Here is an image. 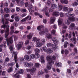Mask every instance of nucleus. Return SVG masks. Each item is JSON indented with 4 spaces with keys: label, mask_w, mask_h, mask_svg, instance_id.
I'll use <instances>...</instances> for the list:
<instances>
[{
    "label": "nucleus",
    "mask_w": 78,
    "mask_h": 78,
    "mask_svg": "<svg viewBox=\"0 0 78 78\" xmlns=\"http://www.w3.org/2000/svg\"><path fill=\"white\" fill-rule=\"evenodd\" d=\"M56 56L55 55L52 56V58H51V56H48L46 58L47 61H48V64L50 66H51L54 64V61L53 60L56 59Z\"/></svg>",
    "instance_id": "nucleus-1"
},
{
    "label": "nucleus",
    "mask_w": 78,
    "mask_h": 78,
    "mask_svg": "<svg viewBox=\"0 0 78 78\" xmlns=\"http://www.w3.org/2000/svg\"><path fill=\"white\" fill-rule=\"evenodd\" d=\"M9 34L8 33H5V38L6 39V41L8 46H9V44H12L13 43V40H12V37L7 38Z\"/></svg>",
    "instance_id": "nucleus-2"
},
{
    "label": "nucleus",
    "mask_w": 78,
    "mask_h": 78,
    "mask_svg": "<svg viewBox=\"0 0 78 78\" xmlns=\"http://www.w3.org/2000/svg\"><path fill=\"white\" fill-rule=\"evenodd\" d=\"M66 17H68V19L71 22H74L75 21V18L74 17L75 16V14H70L68 13H66Z\"/></svg>",
    "instance_id": "nucleus-3"
},
{
    "label": "nucleus",
    "mask_w": 78,
    "mask_h": 78,
    "mask_svg": "<svg viewBox=\"0 0 78 78\" xmlns=\"http://www.w3.org/2000/svg\"><path fill=\"white\" fill-rule=\"evenodd\" d=\"M27 72H30L31 75H33L34 72H36V68H32V69H27Z\"/></svg>",
    "instance_id": "nucleus-4"
},
{
    "label": "nucleus",
    "mask_w": 78,
    "mask_h": 78,
    "mask_svg": "<svg viewBox=\"0 0 78 78\" xmlns=\"http://www.w3.org/2000/svg\"><path fill=\"white\" fill-rule=\"evenodd\" d=\"M28 7L29 8L28 10L30 12V14L32 15L33 14V13L32 12H34V10L32 9L33 8V6L31 4H29L28 5Z\"/></svg>",
    "instance_id": "nucleus-5"
},
{
    "label": "nucleus",
    "mask_w": 78,
    "mask_h": 78,
    "mask_svg": "<svg viewBox=\"0 0 78 78\" xmlns=\"http://www.w3.org/2000/svg\"><path fill=\"white\" fill-rule=\"evenodd\" d=\"M45 33H48V29L46 28H45L43 30H41L39 32V34L40 35H44Z\"/></svg>",
    "instance_id": "nucleus-6"
},
{
    "label": "nucleus",
    "mask_w": 78,
    "mask_h": 78,
    "mask_svg": "<svg viewBox=\"0 0 78 78\" xmlns=\"http://www.w3.org/2000/svg\"><path fill=\"white\" fill-rule=\"evenodd\" d=\"M46 37L48 39H56L55 37H53L52 36V35L50 34H48L46 35Z\"/></svg>",
    "instance_id": "nucleus-7"
},
{
    "label": "nucleus",
    "mask_w": 78,
    "mask_h": 78,
    "mask_svg": "<svg viewBox=\"0 0 78 78\" xmlns=\"http://www.w3.org/2000/svg\"><path fill=\"white\" fill-rule=\"evenodd\" d=\"M24 66L26 67H30L31 68L33 66V64L31 63H28L27 62H26L24 63Z\"/></svg>",
    "instance_id": "nucleus-8"
},
{
    "label": "nucleus",
    "mask_w": 78,
    "mask_h": 78,
    "mask_svg": "<svg viewBox=\"0 0 78 78\" xmlns=\"http://www.w3.org/2000/svg\"><path fill=\"white\" fill-rule=\"evenodd\" d=\"M40 50L38 48H36L35 49V55H36V56H37V58H39V57L40 56V55L38 53H40Z\"/></svg>",
    "instance_id": "nucleus-9"
},
{
    "label": "nucleus",
    "mask_w": 78,
    "mask_h": 78,
    "mask_svg": "<svg viewBox=\"0 0 78 78\" xmlns=\"http://www.w3.org/2000/svg\"><path fill=\"white\" fill-rule=\"evenodd\" d=\"M9 49L11 51V53H13V55H17V53H16V51H13L14 50L13 46L11 45L10 46Z\"/></svg>",
    "instance_id": "nucleus-10"
},
{
    "label": "nucleus",
    "mask_w": 78,
    "mask_h": 78,
    "mask_svg": "<svg viewBox=\"0 0 78 78\" xmlns=\"http://www.w3.org/2000/svg\"><path fill=\"white\" fill-rule=\"evenodd\" d=\"M47 9H48V7L45 6V8L43 9L42 11L45 12V14L46 16H47V17H49L50 16V15H49V13L45 11H46V10H47Z\"/></svg>",
    "instance_id": "nucleus-11"
},
{
    "label": "nucleus",
    "mask_w": 78,
    "mask_h": 78,
    "mask_svg": "<svg viewBox=\"0 0 78 78\" xmlns=\"http://www.w3.org/2000/svg\"><path fill=\"white\" fill-rule=\"evenodd\" d=\"M52 41H53L54 44L58 45L59 44V40L57 39H52Z\"/></svg>",
    "instance_id": "nucleus-12"
},
{
    "label": "nucleus",
    "mask_w": 78,
    "mask_h": 78,
    "mask_svg": "<svg viewBox=\"0 0 78 78\" xmlns=\"http://www.w3.org/2000/svg\"><path fill=\"white\" fill-rule=\"evenodd\" d=\"M59 14H60L59 12H54L52 14V15L54 16L58 17V16H59Z\"/></svg>",
    "instance_id": "nucleus-13"
},
{
    "label": "nucleus",
    "mask_w": 78,
    "mask_h": 78,
    "mask_svg": "<svg viewBox=\"0 0 78 78\" xmlns=\"http://www.w3.org/2000/svg\"><path fill=\"white\" fill-rule=\"evenodd\" d=\"M30 58L31 59H34L36 58V59H37V56H36V55H35L34 54H31L30 56Z\"/></svg>",
    "instance_id": "nucleus-14"
},
{
    "label": "nucleus",
    "mask_w": 78,
    "mask_h": 78,
    "mask_svg": "<svg viewBox=\"0 0 78 78\" xmlns=\"http://www.w3.org/2000/svg\"><path fill=\"white\" fill-rule=\"evenodd\" d=\"M40 59H41V62L43 64L45 62V60L44 59V55H41L40 56Z\"/></svg>",
    "instance_id": "nucleus-15"
},
{
    "label": "nucleus",
    "mask_w": 78,
    "mask_h": 78,
    "mask_svg": "<svg viewBox=\"0 0 78 78\" xmlns=\"http://www.w3.org/2000/svg\"><path fill=\"white\" fill-rule=\"evenodd\" d=\"M44 28V26L43 25L39 26H37V29L38 31H41L42 29H43Z\"/></svg>",
    "instance_id": "nucleus-16"
},
{
    "label": "nucleus",
    "mask_w": 78,
    "mask_h": 78,
    "mask_svg": "<svg viewBox=\"0 0 78 78\" xmlns=\"http://www.w3.org/2000/svg\"><path fill=\"white\" fill-rule=\"evenodd\" d=\"M33 34L32 33H30L29 34V35H27V37L28 39L30 40L32 38V37H33Z\"/></svg>",
    "instance_id": "nucleus-17"
},
{
    "label": "nucleus",
    "mask_w": 78,
    "mask_h": 78,
    "mask_svg": "<svg viewBox=\"0 0 78 78\" xmlns=\"http://www.w3.org/2000/svg\"><path fill=\"white\" fill-rule=\"evenodd\" d=\"M51 8L53 9H55V8H57V5H56V4H55V3L51 4Z\"/></svg>",
    "instance_id": "nucleus-18"
},
{
    "label": "nucleus",
    "mask_w": 78,
    "mask_h": 78,
    "mask_svg": "<svg viewBox=\"0 0 78 78\" xmlns=\"http://www.w3.org/2000/svg\"><path fill=\"white\" fill-rule=\"evenodd\" d=\"M33 40L34 42H35L36 43L37 42H39V41H40V39H37L36 37H34L33 38Z\"/></svg>",
    "instance_id": "nucleus-19"
},
{
    "label": "nucleus",
    "mask_w": 78,
    "mask_h": 78,
    "mask_svg": "<svg viewBox=\"0 0 78 78\" xmlns=\"http://www.w3.org/2000/svg\"><path fill=\"white\" fill-rule=\"evenodd\" d=\"M52 47L53 50H56L58 48V46L56 44H52Z\"/></svg>",
    "instance_id": "nucleus-20"
},
{
    "label": "nucleus",
    "mask_w": 78,
    "mask_h": 78,
    "mask_svg": "<svg viewBox=\"0 0 78 78\" xmlns=\"http://www.w3.org/2000/svg\"><path fill=\"white\" fill-rule=\"evenodd\" d=\"M56 66H58V67H61L62 66V63L58 62L56 64Z\"/></svg>",
    "instance_id": "nucleus-21"
},
{
    "label": "nucleus",
    "mask_w": 78,
    "mask_h": 78,
    "mask_svg": "<svg viewBox=\"0 0 78 78\" xmlns=\"http://www.w3.org/2000/svg\"><path fill=\"white\" fill-rule=\"evenodd\" d=\"M70 29L71 30L73 29V28L75 27V23H72L70 25Z\"/></svg>",
    "instance_id": "nucleus-22"
},
{
    "label": "nucleus",
    "mask_w": 78,
    "mask_h": 78,
    "mask_svg": "<svg viewBox=\"0 0 78 78\" xmlns=\"http://www.w3.org/2000/svg\"><path fill=\"white\" fill-rule=\"evenodd\" d=\"M24 58L25 59H26V60H29V59L31 60V58H30V57H29V56L28 55H25L24 56Z\"/></svg>",
    "instance_id": "nucleus-23"
},
{
    "label": "nucleus",
    "mask_w": 78,
    "mask_h": 78,
    "mask_svg": "<svg viewBox=\"0 0 78 78\" xmlns=\"http://www.w3.org/2000/svg\"><path fill=\"white\" fill-rule=\"evenodd\" d=\"M70 21H71L68 19V20H66L65 23L66 24H67V25H70Z\"/></svg>",
    "instance_id": "nucleus-24"
},
{
    "label": "nucleus",
    "mask_w": 78,
    "mask_h": 78,
    "mask_svg": "<svg viewBox=\"0 0 78 78\" xmlns=\"http://www.w3.org/2000/svg\"><path fill=\"white\" fill-rule=\"evenodd\" d=\"M47 51H48V53H52L53 51V49L51 48H48Z\"/></svg>",
    "instance_id": "nucleus-25"
},
{
    "label": "nucleus",
    "mask_w": 78,
    "mask_h": 78,
    "mask_svg": "<svg viewBox=\"0 0 78 78\" xmlns=\"http://www.w3.org/2000/svg\"><path fill=\"white\" fill-rule=\"evenodd\" d=\"M8 65L9 66L12 67V66H14L15 65V62H12L11 63H8Z\"/></svg>",
    "instance_id": "nucleus-26"
},
{
    "label": "nucleus",
    "mask_w": 78,
    "mask_h": 78,
    "mask_svg": "<svg viewBox=\"0 0 78 78\" xmlns=\"http://www.w3.org/2000/svg\"><path fill=\"white\" fill-rule=\"evenodd\" d=\"M55 17L51 18L50 21V23H53L55 22Z\"/></svg>",
    "instance_id": "nucleus-27"
},
{
    "label": "nucleus",
    "mask_w": 78,
    "mask_h": 78,
    "mask_svg": "<svg viewBox=\"0 0 78 78\" xmlns=\"http://www.w3.org/2000/svg\"><path fill=\"white\" fill-rule=\"evenodd\" d=\"M15 20L16 22H19L20 20V18L19 16H16L15 18Z\"/></svg>",
    "instance_id": "nucleus-28"
},
{
    "label": "nucleus",
    "mask_w": 78,
    "mask_h": 78,
    "mask_svg": "<svg viewBox=\"0 0 78 78\" xmlns=\"http://www.w3.org/2000/svg\"><path fill=\"white\" fill-rule=\"evenodd\" d=\"M42 49L43 51H45V52H47V50H48V49H47V48L46 47V46H43Z\"/></svg>",
    "instance_id": "nucleus-29"
},
{
    "label": "nucleus",
    "mask_w": 78,
    "mask_h": 78,
    "mask_svg": "<svg viewBox=\"0 0 78 78\" xmlns=\"http://www.w3.org/2000/svg\"><path fill=\"white\" fill-rule=\"evenodd\" d=\"M4 11L6 13H8V12H9V9L7 8H5Z\"/></svg>",
    "instance_id": "nucleus-30"
},
{
    "label": "nucleus",
    "mask_w": 78,
    "mask_h": 78,
    "mask_svg": "<svg viewBox=\"0 0 78 78\" xmlns=\"http://www.w3.org/2000/svg\"><path fill=\"white\" fill-rule=\"evenodd\" d=\"M12 70H13V68L12 67H9L8 69V73H10V72H11L12 71Z\"/></svg>",
    "instance_id": "nucleus-31"
},
{
    "label": "nucleus",
    "mask_w": 78,
    "mask_h": 78,
    "mask_svg": "<svg viewBox=\"0 0 78 78\" xmlns=\"http://www.w3.org/2000/svg\"><path fill=\"white\" fill-rule=\"evenodd\" d=\"M5 20H6V21H5V25L8 24V23H9V21H9V19H6V18H5Z\"/></svg>",
    "instance_id": "nucleus-32"
},
{
    "label": "nucleus",
    "mask_w": 78,
    "mask_h": 78,
    "mask_svg": "<svg viewBox=\"0 0 78 78\" xmlns=\"http://www.w3.org/2000/svg\"><path fill=\"white\" fill-rule=\"evenodd\" d=\"M44 71H41H41H39L38 74L39 75H44Z\"/></svg>",
    "instance_id": "nucleus-33"
},
{
    "label": "nucleus",
    "mask_w": 78,
    "mask_h": 78,
    "mask_svg": "<svg viewBox=\"0 0 78 78\" xmlns=\"http://www.w3.org/2000/svg\"><path fill=\"white\" fill-rule=\"evenodd\" d=\"M36 43L37 47H41V46H42V43H41L39 42L37 43V42Z\"/></svg>",
    "instance_id": "nucleus-34"
},
{
    "label": "nucleus",
    "mask_w": 78,
    "mask_h": 78,
    "mask_svg": "<svg viewBox=\"0 0 78 78\" xmlns=\"http://www.w3.org/2000/svg\"><path fill=\"white\" fill-rule=\"evenodd\" d=\"M69 45V43L67 41H66L65 42V44H64V48H66L67 47V45Z\"/></svg>",
    "instance_id": "nucleus-35"
},
{
    "label": "nucleus",
    "mask_w": 78,
    "mask_h": 78,
    "mask_svg": "<svg viewBox=\"0 0 78 78\" xmlns=\"http://www.w3.org/2000/svg\"><path fill=\"white\" fill-rule=\"evenodd\" d=\"M40 66V64L39 63H37L35 64V67L36 68H39Z\"/></svg>",
    "instance_id": "nucleus-36"
},
{
    "label": "nucleus",
    "mask_w": 78,
    "mask_h": 78,
    "mask_svg": "<svg viewBox=\"0 0 78 78\" xmlns=\"http://www.w3.org/2000/svg\"><path fill=\"white\" fill-rule=\"evenodd\" d=\"M45 39H43L41 41V43L42 44V45H44L45 44Z\"/></svg>",
    "instance_id": "nucleus-37"
},
{
    "label": "nucleus",
    "mask_w": 78,
    "mask_h": 78,
    "mask_svg": "<svg viewBox=\"0 0 78 78\" xmlns=\"http://www.w3.org/2000/svg\"><path fill=\"white\" fill-rule=\"evenodd\" d=\"M14 76L15 78H19L20 77V75H18V73H16L14 75Z\"/></svg>",
    "instance_id": "nucleus-38"
},
{
    "label": "nucleus",
    "mask_w": 78,
    "mask_h": 78,
    "mask_svg": "<svg viewBox=\"0 0 78 78\" xmlns=\"http://www.w3.org/2000/svg\"><path fill=\"white\" fill-rule=\"evenodd\" d=\"M65 53V55H68V54L69 53V51H68V50L66 49L64 51Z\"/></svg>",
    "instance_id": "nucleus-39"
},
{
    "label": "nucleus",
    "mask_w": 78,
    "mask_h": 78,
    "mask_svg": "<svg viewBox=\"0 0 78 78\" xmlns=\"http://www.w3.org/2000/svg\"><path fill=\"white\" fill-rule=\"evenodd\" d=\"M16 47L17 48H18V49H20V48H22V46L18 44H17Z\"/></svg>",
    "instance_id": "nucleus-40"
},
{
    "label": "nucleus",
    "mask_w": 78,
    "mask_h": 78,
    "mask_svg": "<svg viewBox=\"0 0 78 78\" xmlns=\"http://www.w3.org/2000/svg\"><path fill=\"white\" fill-rule=\"evenodd\" d=\"M73 11V9L72 8H69L68 9V12L69 13Z\"/></svg>",
    "instance_id": "nucleus-41"
},
{
    "label": "nucleus",
    "mask_w": 78,
    "mask_h": 78,
    "mask_svg": "<svg viewBox=\"0 0 78 78\" xmlns=\"http://www.w3.org/2000/svg\"><path fill=\"white\" fill-rule=\"evenodd\" d=\"M63 10L64 11H67L69 10V8L68 7H65L63 8Z\"/></svg>",
    "instance_id": "nucleus-42"
},
{
    "label": "nucleus",
    "mask_w": 78,
    "mask_h": 78,
    "mask_svg": "<svg viewBox=\"0 0 78 78\" xmlns=\"http://www.w3.org/2000/svg\"><path fill=\"white\" fill-rule=\"evenodd\" d=\"M72 5H73V6H76L78 5V3L76 2H75L73 4H72Z\"/></svg>",
    "instance_id": "nucleus-43"
},
{
    "label": "nucleus",
    "mask_w": 78,
    "mask_h": 78,
    "mask_svg": "<svg viewBox=\"0 0 78 78\" xmlns=\"http://www.w3.org/2000/svg\"><path fill=\"white\" fill-rule=\"evenodd\" d=\"M47 46L48 47H52V44H51V43H48L47 44Z\"/></svg>",
    "instance_id": "nucleus-44"
},
{
    "label": "nucleus",
    "mask_w": 78,
    "mask_h": 78,
    "mask_svg": "<svg viewBox=\"0 0 78 78\" xmlns=\"http://www.w3.org/2000/svg\"><path fill=\"white\" fill-rule=\"evenodd\" d=\"M14 59L15 62H17V55L14 56Z\"/></svg>",
    "instance_id": "nucleus-45"
},
{
    "label": "nucleus",
    "mask_w": 78,
    "mask_h": 78,
    "mask_svg": "<svg viewBox=\"0 0 78 78\" xmlns=\"http://www.w3.org/2000/svg\"><path fill=\"white\" fill-rule=\"evenodd\" d=\"M67 72H68V73L70 74L72 73V71L70 69H67Z\"/></svg>",
    "instance_id": "nucleus-46"
},
{
    "label": "nucleus",
    "mask_w": 78,
    "mask_h": 78,
    "mask_svg": "<svg viewBox=\"0 0 78 78\" xmlns=\"http://www.w3.org/2000/svg\"><path fill=\"white\" fill-rule=\"evenodd\" d=\"M58 6H59L58 9L59 11H61V10H62V6L60 5H59Z\"/></svg>",
    "instance_id": "nucleus-47"
},
{
    "label": "nucleus",
    "mask_w": 78,
    "mask_h": 78,
    "mask_svg": "<svg viewBox=\"0 0 78 78\" xmlns=\"http://www.w3.org/2000/svg\"><path fill=\"white\" fill-rule=\"evenodd\" d=\"M74 53H75V54H77V53H78V50H77L76 48H74Z\"/></svg>",
    "instance_id": "nucleus-48"
},
{
    "label": "nucleus",
    "mask_w": 78,
    "mask_h": 78,
    "mask_svg": "<svg viewBox=\"0 0 78 78\" xmlns=\"http://www.w3.org/2000/svg\"><path fill=\"white\" fill-rule=\"evenodd\" d=\"M73 41H74V44H76V38L75 37H73Z\"/></svg>",
    "instance_id": "nucleus-49"
},
{
    "label": "nucleus",
    "mask_w": 78,
    "mask_h": 78,
    "mask_svg": "<svg viewBox=\"0 0 78 78\" xmlns=\"http://www.w3.org/2000/svg\"><path fill=\"white\" fill-rule=\"evenodd\" d=\"M50 3H51V2H50V1H47V2L46 3V4L47 5L49 6V5H50Z\"/></svg>",
    "instance_id": "nucleus-50"
},
{
    "label": "nucleus",
    "mask_w": 78,
    "mask_h": 78,
    "mask_svg": "<svg viewBox=\"0 0 78 78\" xmlns=\"http://www.w3.org/2000/svg\"><path fill=\"white\" fill-rule=\"evenodd\" d=\"M64 16V13L62 12H60V17H63Z\"/></svg>",
    "instance_id": "nucleus-51"
},
{
    "label": "nucleus",
    "mask_w": 78,
    "mask_h": 78,
    "mask_svg": "<svg viewBox=\"0 0 78 78\" xmlns=\"http://www.w3.org/2000/svg\"><path fill=\"white\" fill-rule=\"evenodd\" d=\"M9 29H6L5 30V33H9Z\"/></svg>",
    "instance_id": "nucleus-52"
},
{
    "label": "nucleus",
    "mask_w": 78,
    "mask_h": 78,
    "mask_svg": "<svg viewBox=\"0 0 78 78\" xmlns=\"http://www.w3.org/2000/svg\"><path fill=\"white\" fill-rule=\"evenodd\" d=\"M9 14H5V15L4 16H5V18H6V17H9Z\"/></svg>",
    "instance_id": "nucleus-53"
},
{
    "label": "nucleus",
    "mask_w": 78,
    "mask_h": 78,
    "mask_svg": "<svg viewBox=\"0 0 78 78\" xmlns=\"http://www.w3.org/2000/svg\"><path fill=\"white\" fill-rule=\"evenodd\" d=\"M1 22L3 23V24H5V19L3 18H2L1 20Z\"/></svg>",
    "instance_id": "nucleus-54"
},
{
    "label": "nucleus",
    "mask_w": 78,
    "mask_h": 78,
    "mask_svg": "<svg viewBox=\"0 0 78 78\" xmlns=\"http://www.w3.org/2000/svg\"><path fill=\"white\" fill-rule=\"evenodd\" d=\"M28 5H29L28 2H26L25 4V6L27 8L28 6Z\"/></svg>",
    "instance_id": "nucleus-55"
},
{
    "label": "nucleus",
    "mask_w": 78,
    "mask_h": 78,
    "mask_svg": "<svg viewBox=\"0 0 78 78\" xmlns=\"http://www.w3.org/2000/svg\"><path fill=\"white\" fill-rule=\"evenodd\" d=\"M5 32V30H1L0 33L1 34H3Z\"/></svg>",
    "instance_id": "nucleus-56"
},
{
    "label": "nucleus",
    "mask_w": 78,
    "mask_h": 78,
    "mask_svg": "<svg viewBox=\"0 0 78 78\" xmlns=\"http://www.w3.org/2000/svg\"><path fill=\"white\" fill-rule=\"evenodd\" d=\"M19 72L20 74H22L23 73V70L22 69H20V70Z\"/></svg>",
    "instance_id": "nucleus-57"
},
{
    "label": "nucleus",
    "mask_w": 78,
    "mask_h": 78,
    "mask_svg": "<svg viewBox=\"0 0 78 78\" xmlns=\"http://www.w3.org/2000/svg\"><path fill=\"white\" fill-rule=\"evenodd\" d=\"M16 10L17 11V12H19L20 11V9L19 7H16Z\"/></svg>",
    "instance_id": "nucleus-58"
},
{
    "label": "nucleus",
    "mask_w": 78,
    "mask_h": 78,
    "mask_svg": "<svg viewBox=\"0 0 78 78\" xmlns=\"http://www.w3.org/2000/svg\"><path fill=\"white\" fill-rule=\"evenodd\" d=\"M53 9L52 8H50L49 9V12H52V11H53Z\"/></svg>",
    "instance_id": "nucleus-59"
},
{
    "label": "nucleus",
    "mask_w": 78,
    "mask_h": 78,
    "mask_svg": "<svg viewBox=\"0 0 78 78\" xmlns=\"http://www.w3.org/2000/svg\"><path fill=\"white\" fill-rule=\"evenodd\" d=\"M6 27V25L5 24H3L2 25L1 27V28H5Z\"/></svg>",
    "instance_id": "nucleus-60"
},
{
    "label": "nucleus",
    "mask_w": 78,
    "mask_h": 78,
    "mask_svg": "<svg viewBox=\"0 0 78 78\" xmlns=\"http://www.w3.org/2000/svg\"><path fill=\"white\" fill-rule=\"evenodd\" d=\"M20 4L21 6H23L25 5V3L23 1H21L20 2Z\"/></svg>",
    "instance_id": "nucleus-61"
},
{
    "label": "nucleus",
    "mask_w": 78,
    "mask_h": 78,
    "mask_svg": "<svg viewBox=\"0 0 78 78\" xmlns=\"http://www.w3.org/2000/svg\"><path fill=\"white\" fill-rule=\"evenodd\" d=\"M29 44V40H26L25 42V44L26 45H27Z\"/></svg>",
    "instance_id": "nucleus-62"
},
{
    "label": "nucleus",
    "mask_w": 78,
    "mask_h": 78,
    "mask_svg": "<svg viewBox=\"0 0 78 78\" xmlns=\"http://www.w3.org/2000/svg\"><path fill=\"white\" fill-rule=\"evenodd\" d=\"M27 30H31V27L30 26H28L27 27Z\"/></svg>",
    "instance_id": "nucleus-63"
},
{
    "label": "nucleus",
    "mask_w": 78,
    "mask_h": 78,
    "mask_svg": "<svg viewBox=\"0 0 78 78\" xmlns=\"http://www.w3.org/2000/svg\"><path fill=\"white\" fill-rule=\"evenodd\" d=\"M9 61V58H6L5 59V61L6 62H8Z\"/></svg>",
    "instance_id": "nucleus-64"
}]
</instances>
